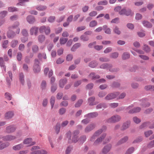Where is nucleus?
I'll list each match as a JSON object with an SVG mask.
<instances>
[{"mask_svg":"<svg viewBox=\"0 0 154 154\" xmlns=\"http://www.w3.org/2000/svg\"><path fill=\"white\" fill-rule=\"evenodd\" d=\"M79 133V131L78 130L74 131L72 134L70 131H68L66 134L68 138V143H76L78 140V135Z\"/></svg>","mask_w":154,"mask_h":154,"instance_id":"nucleus-1","label":"nucleus"},{"mask_svg":"<svg viewBox=\"0 0 154 154\" xmlns=\"http://www.w3.org/2000/svg\"><path fill=\"white\" fill-rule=\"evenodd\" d=\"M112 65L109 63H104L100 65V69L109 70V71L112 72H117L119 69V68H112Z\"/></svg>","mask_w":154,"mask_h":154,"instance_id":"nucleus-2","label":"nucleus"},{"mask_svg":"<svg viewBox=\"0 0 154 154\" xmlns=\"http://www.w3.org/2000/svg\"><path fill=\"white\" fill-rule=\"evenodd\" d=\"M122 119L121 117L118 114L114 115L106 119V122L108 123H114L119 122Z\"/></svg>","mask_w":154,"mask_h":154,"instance_id":"nucleus-3","label":"nucleus"},{"mask_svg":"<svg viewBox=\"0 0 154 154\" xmlns=\"http://www.w3.org/2000/svg\"><path fill=\"white\" fill-rule=\"evenodd\" d=\"M119 92H115L108 94L105 97L106 100H110L116 98L119 94Z\"/></svg>","mask_w":154,"mask_h":154,"instance_id":"nucleus-4","label":"nucleus"},{"mask_svg":"<svg viewBox=\"0 0 154 154\" xmlns=\"http://www.w3.org/2000/svg\"><path fill=\"white\" fill-rule=\"evenodd\" d=\"M20 28H17L15 32L12 30L9 31L7 32V36L10 38H13L16 36V34H19L20 33Z\"/></svg>","mask_w":154,"mask_h":154,"instance_id":"nucleus-5","label":"nucleus"},{"mask_svg":"<svg viewBox=\"0 0 154 154\" xmlns=\"http://www.w3.org/2000/svg\"><path fill=\"white\" fill-rule=\"evenodd\" d=\"M40 62L38 59L35 60L34 64L33 66V70L35 73L39 72L40 71V68L39 66Z\"/></svg>","mask_w":154,"mask_h":154,"instance_id":"nucleus-6","label":"nucleus"},{"mask_svg":"<svg viewBox=\"0 0 154 154\" xmlns=\"http://www.w3.org/2000/svg\"><path fill=\"white\" fill-rule=\"evenodd\" d=\"M133 107L132 105L126 108V110L130 109L128 112L130 114H133L139 112L141 110V108L139 107H134L132 109H130Z\"/></svg>","mask_w":154,"mask_h":154,"instance_id":"nucleus-7","label":"nucleus"},{"mask_svg":"<svg viewBox=\"0 0 154 154\" xmlns=\"http://www.w3.org/2000/svg\"><path fill=\"white\" fill-rule=\"evenodd\" d=\"M39 30L41 33H43L44 32L45 34L46 35H49L51 32L50 28L48 26H42L40 27Z\"/></svg>","mask_w":154,"mask_h":154,"instance_id":"nucleus-8","label":"nucleus"},{"mask_svg":"<svg viewBox=\"0 0 154 154\" xmlns=\"http://www.w3.org/2000/svg\"><path fill=\"white\" fill-rule=\"evenodd\" d=\"M148 99L147 98H143L141 99L140 101L141 103L140 105L143 107H148L150 105V103L147 102Z\"/></svg>","mask_w":154,"mask_h":154,"instance_id":"nucleus-9","label":"nucleus"},{"mask_svg":"<svg viewBox=\"0 0 154 154\" xmlns=\"http://www.w3.org/2000/svg\"><path fill=\"white\" fill-rule=\"evenodd\" d=\"M16 129V127L14 125H9L6 127L5 132L7 133L10 134L14 132Z\"/></svg>","mask_w":154,"mask_h":154,"instance_id":"nucleus-10","label":"nucleus"},{"mask_svg":"<svg viewBox=\"0 0 154 154\" xmlns=\"http://www.w3.org/2000/svg\"><path fill=\"white\" fill-rule=\"evenodd\" d=\"M38 27L36 26H34L32 27L30 29L29 32L31 35H34L35 36L37 35Z\"/></svg>","mask_w":154,"mask_h":154,"instance_id":"nucleus-11","label":"nucleus"},{"mask_svg":"<svg viewBox=\"0 0 154 154\" xmlns=\"http://www.w3.org/2000/svg\"><path fill=\"white\" fill-rule=\"evenodd\" d=\"M112 148V145L110 144H108L105 146L103 149L102 153L100 154H106L110 151Z\"/></svg>","mask_w":154,"mask_h":154,"instance_id":"nucleus-12","label":"nucleus"},{"mask_svg":"<svg viewBox=\"0 0 154 154\" xmlns=\"http://www.w3.org/2000/svg\"><path fill=\"white\" fill-rule=\"evenodd\" d=\"M106 134L104 133L99 138L95 140L94 142V145L96 146L98 145L100 143H101L103 140L106 137Z\"/></svg>","mask_w":154,"mask_h":154,"instance_id":"nucleus-13","label":"nucleus"},{"mask_svg":"<svg viewBox=\"0 0 154 154\" xmlns=\"http://www.w3.org/2000/svg\"><path fill=\"white\" fill-rule=\"evenodd\" d=\"M95 128V124L91 123L88 125L85 129V133H88L93 130Z\"/></svg>","mask_w":154,"mask_h":154,"instance_id":"nucleus-14","label":"nucleus"},{"mask_svg":"<svg viewBox=\"0 0 154 154\" xmlns=\"http://www.w3.org/2000/svg\"><path fill=\"white\" fill-rule=\"evenodd\" d=\"M32 138H27L24 140L23 143L25 144H29V146H32L35 144V142H32Z\"/></svg>","mask_w":154,"mask_h":154,"instance_id":"nucleus-15","label":"nucleus"},{"mask_svg":"<svg viewBox=\"0 0 154 154\" xmlns=\"http://www.w3.org/2000/svg\"><path fill=\"white\" fill-rule=\"evenodd\" d=\"M14 115V111H8L5 114V118L6 119H10L13 118Z\"/></svg>","mask_w":154,"mask_h":154,"instance_id":"nucleus-16","label":"nucleus"},{"mask_svg":"<svg viewBox=\"0 0 154 154\" xmlns=\"http://www.w3.org/2000/svg\"><path fill=\"white\" fill-rule=\"evenodd\" d=\"M131 122L130 121H127L124 122L121 128V131H124L129 128Z\"/></svg>","mask_w":154,"mask_h":154,"instance_id":"nucleus-17","label":"nucleus"},{"mask_svg":"<svg viewBox=\"0 0 154 154\" xmlns=\"http://www.w3.org/2000/svg\"><path fill=\"white\" fill-rule=\"evenodd\" d=\"M26 20L29 23L31 24L34 23L36 21L35 17L32 15L27 16L26 18Z\"/></svg>","mask_w":154,"mask_h":154,"instance_id":"nucleus-18","label":"nucleus"},{"mask_svg":"<svg viewBox=\"0 0 154 154\" xmlns=\"http://www.w3.org/2000/svg\"><path fill=\"white\" fill-rule=\"evenodd\" d=\"M98 113L97 112H90L85 115V117L88 118H94L97 116Z\"/></svg>","mask_w":154,"mask_h":154,"instance_id":"nucleus-19","label":"nucleus"},{"mask_svg":"<svg viewBox=\"0 0 154 154\" xmlns=\"http://www.w3.org/2000/svg\"><path fill=\"white\" fill-rule=\"evenodd\" d=\"M95 99V98L94 97H90L88 99V103L89 106H93L96 104L94 102Z\"/></svg>","mask_w":154,"mask_h":154,"instance_id":"nucleus-20","label":"nucleus"},{"mask_svg":"<svg viewBox=\"0 0 154 154\" xmlns=\"http://www.w3.org/2000/svg\"><path fill=\"white\" fill-rule=\"evenodd\" d=\"M129 137L128 136H125L119 140L117 142V144L120 145L128 141Z\"/></svg>","mask_w":154,"mask_h":154,"instance_id":"nucleus-21","label":"nucleus"},{"mask_svg":"<svg viewBox=\"0 0 154 154\" xmlns=\"http://www.w3.org/2000/svg\"><path fill=\"white\" fill-rule=\"evenodd\" d=\"M16 138V136L11 135H7L4 136V141H11L15 139Z\"/></svg>","mask_w":154,"mask_h":154,"instance_id":"nucleus-22","label":"nucleus"},{"mask_svg":"<svg viewBox=\"0 0 154 154\" xmlns=\"http://www.w3.org/2000/svg\"><path fill=\"white\" fill-rule=\"evenodd\" d=\"M19 79L21 84L24 85L25 84L24 75L23 72H21L19 74Z\"/></svg>","mask_w":154,"mask_h":154,"instance_id":"nucleus-23","label":"nucleus"},{"mask_svg":"<svg viewBox=\"0 0 154 154\" xmlns=\"http://www.w3.org/2000/svg\"><path fill=\"white\" fill-rule=\"evenodd\" d=\"M20 23L18 21L15 22L12 26H11L9 27L10 29H17V28H20L19 27Z\"/></svg>","mask_w":154,"mask_h":154,"instance_id":"nucleus-24","label":"nucleus"},{"mask_svg":"<svg viewBox=\"0 0 154 154\" xmlns=\"http://www.w3.org/2000/svg\"><path fill=\"white\" fill-rule=\"evenodd\" d=\"M67 80L66 78L61 79L59 82V85L60 87L63 88L65 85L67 83Z\"/></svg>","mask_w":154,"mask_h":154,"instance_id":"nucleus-25","label":"nucleus"},{"mask_svg":"<svg viewBox=\"0 0 154 154\" xmlns=\"http://www.w3.org/2000/svg\"><path fill=\"white\" fill-rule=\"evenodd\" d=\"M107 107L106 103H102L97 104L96 106L97 109H101L102 108L105 109Z\"/></svg>","mask_w":154,"mask_h":154,"instance_id":"nucleus-26","label":"nucleus"},{"mask_svg":"<svg viewBox=\"0 0 154 154\" xmlns=\"http://www.w3.org/2000/svg\"><path fill=\"white\" fill-rule=\"evenodd\" d=\"M90 77L92 80H95L100 78V76L98 75H96L94 72L91 73L89 75Z\"/></svg>","mask_w":154,"mask_h":154,"instance_id":"nucleus-27","label":"nucleus"},{"mask_svg":"<svg viewBox=\"0 0 154 154\" xmlns=\"http://www.w3.org/2000/svg\"><path fill=\"white\" fill-rule=\"evenodd\" d=\"M142 23L143 26L147 28H151L152 27V24L148 21L144 20L142 22Z\"/></svg>","mask_w":154,"mask_h":154,"instance_id":"nucleus-28","label":"nucleus"},{"mask_svg":"<svg viewBox=\"0 0 154 154\" xmlns=\"http://www.w3.org/2000/svg\"><path fill=\"white\" fill-rule=\"evenodd\" d=\"M35 8L38 11H44L47 9V7L45 5H39L36 6Z\"/></svg>","mask_w":154,"mask_h":154,"instance_id":"nucleus-29","label":"nucleus"},{"mask_svg":"<svg viewBox=\"0 0 154 154\" xmlns=\"http://www.w3.org/2000/svg\"><path fill=\"white\" fill-rule=\"evenodd\" d=\"M54 129L57 134H59L60 132V123H57L54 127Z\"/></svg>","mask_w":154,"mask_h":154,"instance_id":"nucleus-30","label":"nucleus"},{"mask_svg":"<svg viewBox=\"0 0 154 154\" xmlns=\"http://www.w3.org/2000/svg\"><path fill=\"white\" fill-rule=\"evenodd\" d=\"M45 37L43 35H39L38 37V42L40 43H43L45 40Z\"/></svg>","mask_w":154,"mask_h":154,"instance_id":"nucleus-31","label":"nucleus"},{"mask_svg":"<svg viewBox=\"0 0 154 154\" xmlns=\"http://www.w3.org/2000/svg\"><path fill=\"white\" fill-rule=\"evenodd\" d=\"M23 144L20 143L12 147V149L14 150H18L23 148Z\"/></svg>","mask_w":154,"mask_h":154,"instance_id":"nucleus-32","label":"nucleus"},{"mask_svg":"<svg viewBox=\"0 0 154 154\" xmlns=\"http://www.w3.org/2000/svg\"><path fill=\"white\" fill-rule=\"evenodd\" d=\"M134 13L132 12V10L131 9L128 8L127 9H125V15L126 16H132L133 15Z\"/></svg>","mask_w":154,"mask_h":154,"instance_id":"nucleus-33","label":"nucleus"},{"mask_svg":"<svg viewBox=\"0 0 154 154\" xmlns=\"http://www.w3.org/2000/svg\"><path fill=\"white\" fill-rule=\"evenodd\" d=\"M33 56V54L32 53L30 54L29 56H26L25 57V61L28 64H29L30 62V58H32Z\"/></svg>","mask_w":154,"mask_h":154,"instance_id":"nucleus-34","label":"nucleus"},{"mask_svg":"<svg viewBox=\"0 0 154 154\" xmlns=\"http://www.w3.org/2000/svg\"><path fill=\"white\" fill-rule=\"evenodd\" d=\"M0 66L3 68L4 71L6 72V66L5 65L3 58L0 57Z\"/></svg>","mask_w":154,"mask_h":154,"instance_id":"nucleus-35","label":"nucleus"},{"mask_svg":"<svg viewBox=\"0 0 154 154\" xmlns=\"http://www.w3.org/2000/svg\"><path fill=\"white\" fill-rule=\"evenodd\" d=\"M80 39L83 42H86L89 40V38L88 36L84 34L81 35Z\"/></svg>","mask_w":154,"mask_h":154,"instance_id":"nucleus-36","label":"nucleus"},{"mask_svg":"<svg viewBox=\"0 0 154 154\" xmlns=\"http://www.w3.org/2000/svg\"><path fill=\"white\" fill-rule=\"evenodd\" d=\"M130 57V54L129 53L125 52L123 53L122 58L123 60H125L129 59Z\"/></svg>","mask_w":154,"mask_h":154,"instance_id":"nucleus-37","label":"nucleus"},{"mask_svg":"<svg viewBox=\"0 0 154 154\" xmlns=\"http://www.w3.org/2000/svg\"><path fill=\"white\" fill-rule=\"evenodd\" d=\"M134 150L135 148L134 147H130L127 149L125 154H131L134 152Z\"/></svg>","mask_w":154,"mask_h":154,"instance_id":"nucleus-38","label":"nucleus"},{"mask_svg":"<svg viewBox=\"0 0 154 154\" xmlns=\"http://www.w3.org/2000/svg\"><path fill=\"white\" fill-rule=\"evenodd\" d=\"M32 49L33 53H36L38 51V47L36 45H32Z\"/></svg>","mask_w":154,"mask_h":154,"instance_id":"nucleus-39","label":"nucleus"},{"mask_svg":"<svg viewBox=\"0 0 154 154\" xmlns=\"http://www.w3.org/2000/svg\"><path fill=\"white\" fill-rule=\"evenodd\" d=\"M47 83L45 81L43 80L41 82L40 88L42 90H45L47 87Z\"/></svg>","mask_w":154,"mask_h":154,"instance_id":"nucleus-40","label":"nucleus"},{"mask_svg":"<svg viewBox=\"0 0 154 154\" xmlns=\"http://www.w3.org/2000/svg\"><path fill=\"white\" fill-rule=\"evenodd\" d=\"M98 64L97 62L96 61H93L90 62L89 66L92 68H94L97 66Z\"/></svg>","mask_w":154,"mask_h":154,"instance_id":"nucleus-41","label":"nucleus"},{"mask_svg":"<svg viewBox=\"0 0 154 154\" xmlns=\"http://www.w3.org/2000/svg\"><path fill=\"white\" fill-rule=\"evenodd\" d=\"M143 138L142 136H139L137 137L135 140H134L132 142V143H139L142 141Z\"/></svg>","mask_w":154,"mask_h":154,"instance_id":"nucleus-42","label":"nucleus"},{"mask_svg":"<svg viewBox=\"0 0 154 154\" xmlns=\"http://www.w3.org/2000/svg\"><path fill=\"white\" fill-rule=\"evenodd\" d=\"M113 30L114 33L117 35H119L121 33V31L117 26H115Z\"/></svg>","mask_w":154,"mask_h":154,"instance_id":"nucleus-43","label":"nucleus"},{"mask_svg":"<svg viewBox=\"0 0 154 154\" xmlns=\"http://www.w3.org/2000/svg\"><path fill=\"white\" fill-rule=\"evenodd\" d=\"M119 54L118 52H116L111 53L110 55V58L113 59H116L118 57Z\"/></svg>","mask_w":154,"mask_h":154,"instance_id":"nucleus-44","label":"nucleus"},{"mask_svg":"<svg viewBox=\"0 0 154 154\" xmlns=\"http://www.w3.org/2000/svg\"><path fill=\"white\" fill-rule=\"evenodd\" d=\"M8 13V11H0V17L2 19L3 18L6 16Z\"/></svg>","mask_w":154,"mask_h":154,"instance_id":"nucleus-45","label":"nucleus"},{"mask_svg":"<svg viewBox=\"0 0 154 154\" xmlns=\"http://www.w3.org/2000/svg\"><path fill=\"white\" fill-rule=\"evenodd\" d=\"M18 43V40H13L11 42V45L12 48H14L16 47Z\"/></svg>","mask_w":154,"mask_h":154,"instance_id":"nucleus-46","label":"nucleus"},{"mask_svg":"<svg viewBox=\"0 0 154 154\" xmlns=\"http://www.w3.org/2000/svg\"><path fill=\"white\" fill-rule=\"evenodd\" d=\"M86 136L85 135H83L81 136L79 139V142L82 143H83L86 140Z\"/></svg>","mask_w":154,"mask_h":154,"instance_id":"nucleus-47","label":"nucleus"},{"mask_svg":"<svg viewBox=\"0 0 154 154\" xmlns=\"http://www.w3.org/2000/svg\"><path fill=\"white\" fill-rule=\"evenodd\" d=\"M21 33L23 36L24 37H28V31L25 29H23L21 30Z\"/></svg>","mask_w":154,"mask_h":154,"instance_id":"nucleus-48","label":"nucleus"},{"mask_svg":"<svg viewBox=\"0 0 154 154\" xmlns=\"http://www.w3.org/2000/svg\"><path fill=\"white\" fill-rule=\"evenodd\" d=\"M120 86V84L117 82H113L111 85V87L113 88H119Z\"/></svg>","mask_w":154,"mask_h":154,"instance_id":"nucleus-49","label":"nucleus"},{"mask_svg":"<svg viewBox=\"0 0 154 154\" xmlns=\"http://www.w3.org/2000/svg\"><path fill=\"white\" fill-rule=\"evenodd\" d=\"M9 145V143L8 142L3 143L0 145V149L2 150L8 146Z\"/></svg>","mask_w":154,"mask_h":154,"instance_id":"nucleus-50","label":"nucleus"},{"mask_svg":"<svg viewBox=\"0 0 154 154\" xmlns=\"http://www.w3.org/2000/svg\"><path fill=\"white\" fill-rule=\"evenodd\" d=\"M83 102V100L82 99L79 100L77 102L75 103V107H80L82 104Z\"/></svg>","mask_w":154,"mask_h":154,"instance_id":"nucleus-51","label":"nucleus"},{"mask_svg":"<svg viewBox=\"0 0 154 154\" xmlns=\"http://www.w3.org/2000/svg\"><path fill=\"white\" fill-rule=\"evenodd\" d=\"M8 40H5L2 42V47L4 49L7 48L8 47Z\"/></svg>","mask_w":154,"mask_h":154,"instance_id":"nucleus-52","label":"nucleus"},{"mask_svg":"<svg viewBox=\"0 0 154 154\" xmlns=\"http://www.w3.org/2000/svg\"><path fill=\"white\" fill-rule=\"evenodd\" d=\"M55 17L54 16H51L48 18V21L50 23L54 22L55 20Z\"/></svg>","mask_w":154,"mask_h":154,"instance_id":"nucleus-53","label":"nucleus"},{"mask_svg":"<svg viewBox=\"0 0 154 154\" xmlns=\"http://www.w3.org/2000/svg\"><path fill=\"white\" fill-rule=\"evenodd\" d=\"M68 38H61L60 39V42L61 45L65 44L68 41Z\"/></svg>","mask_w":154,"mask_h":154,"instance_id":"nucleus-54","label":"nucleus"},{"mask_svg":"<svg viewBox=\"0 0 154 154\" xmlns=\"http://www.w3.org/2000/svg\"><path fill=\"white\" fill-rule=\"evenodd\" d=\"M55 97L53 96H52L51 97L50 100V104L51 105V107L52 109L54 107L55 103Z\"/></svg>","mask_w":154,"mask_h":154,"instance_id":"nucleus-55","label":"nucleus"},{"mask_svg":"<svg viewBox=\"0 0 154 154\" xmlns=\"http://www.w3.org/2000/svg\"><path fill=\"white\" fill-rule=\"evenodd\" d=\"M8 11L10 12H13L18 11V9L14 7H10L8 8Z\"/></svg>","mask_w":154,"mask_h":154,"instance_id":"nucleus-56","label":"nucleus"},{"mask_svg":"<svg viewBox=\"0 0 154 154\" xmlns=\"http://www.w3.org/2000/svg\"><path fill=\"white\" fill-rule=\"evenodd\" d=\"M97 24V22L96 20H94L90 22L89 26L90 27H93L96 26Z\"/></svg>","mask_w":154,"mask_h":154,"instance_id":"nucleus-57","label":"nucleus"},{"mask_svg":"<svg viewBox=\"0 0 154 154\" xmlns=\"http://www.w3.org/2000/svg\"><path fill=\"white\" fill-rule=\"evenodd\" d=\"M16 58L18 61H21L22 59V54L21 52H19L17 53Z\"/></svg>","mask_w":154,"mask_h":154,"instance_id":"nucleus-58","label":"nucleus"},{"mask_svg":"<svg viewBox=\"0 0 154 154\" xmlns=\"http://www.w3.org/2000/svg\"><path fill=\"white\" fill-rule=\"evenodd\" d=\"M144 135L146 137H148L153 134L152 130H149L144 132Z\"/></svg>","mask_w":154,"mask_h":154,"instance_id":"nucleus-59","label":"nucleus"},{"mask_svg":"<svg viewBox=\"0 0 154 154\" xmlns=\"http://www.w3.org/2000/svg\"><path fill=\"white\" fill-rule=\"evenodd\" d=\"M143 49L146 52H149L150 51V48L149 46L145 44H144L143 45Z\"/></svg>","mask_w":154,"mask_h":154,"instance_id":"nucleus-60","label":"nucleus"},{"mask_svg":"<svg viewBox=\"0 0 154 154\" xmlns=\"http://www.w3.org/2000/svg\"><path fill=\"white\" fill-rule=\"evenodd\" d=\"M147 147L148 148H151L154 147V141L152 140L148 143Z\"/></svg>","mask_w":154,"mask_h":154,"instance_id":"nucleus-61","label":"nucleus"},{"mask_svg":"<svg viewBox=\"0 0 154 154\" xmlns=\"http://www.w3.org/2000/svg\"><path fill=\"white\" fill-rule=\"evenodd\" d=\"M103 131L102 129H100L95 131L94 134L97 137L99 136L103 132Z\"/></svg>","mask_w":154,"mask_h":154,"instance_id":"nucleus-62","label":"nucleus"},{"mask_svg":"<svg viewBox=\"0 0 154 154\" xmlns=\"http://www.w3.org/2000/svg\"><path fill=\"white\" fill-rule=\"evenodd\" d=\"M99 60L102 62H106L109 61V59L108 58L106 57H101L99 59Z\"/></svg>","mask_w":154,"mask_h":154,"instance_id":"nucleus-63","label":"nucleus"},{"mask_svg":"<svg viewBox=\"0 0 154 154\" xmlns=\"http://www.w3.org/2000/svg\"><path fill=\"white\" fill-rule=\"evenodd\" d=\"M23 68L25 72H28L29 71V67L28 65L26 63L23 64Z\"/></svg>","mask_w":154,"mask_h":154,"instance_id":"nucleus-64","label":"nucleus"}]
</instances>
